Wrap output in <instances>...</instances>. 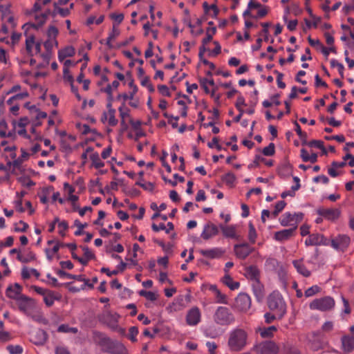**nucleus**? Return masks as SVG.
I'll return each instance as SVG.
<instances>
[{
	"instance_id": "nucleus-40",
	"label": "nucleus",
	"mask_w": 354,
	"mask_h": 354,
	"mask_svg": "<svg viewBox=\"0 0 354 354\" xmlns=\"http://www.w3.org/2000/svg\"><path fill=\"white\" fill-rule=\"evenodd\" d=\"M222 180L228 186H233L236 177L234 174L232 172H228L224 176H222Z\"/></svg>"
},
{
	"instance_id": "nucleus-36",
	"label": "nucleus",
	"mask_w": 354,
	"mask_h": 354,
	"mask_svg": "<svg viewBox=\"0 0 354 354\" xmlns=\"http://www.w3.org/2000/svg\"><path fill=\"white\" fill-rule=\"evenodd\" d=\"M54 11L53 12V15L55 16L57 14H59L63 17H67L70 14V10L68 8H62L58 6V3H54Z\"/></svg>"
},
{
	"instance_id": "nucleus-5",
	"label": "nucleus",
	"mask_w": 354,
	"mask_h": 354,
	"mask_svg": "<svg viewBox=\"0 0 354 354\" xmlns=\"http://www.w3.org/2000/svg\"><path fill=\"white\" fill-rule=\"evenodd\" d=\"M216 32V28L212 27V28H208L206 30V37L203 39L202 40V45L199 48V53L198 57L200 58V60L205 64L209 67L210 69L214 70L216 66L214 64V63L210 62L207 59H205L203 57V55L205 52L207 50V48H205V45H207L209 42H210L212 39L214 35H215Z\"/></svg>"
},
{
	"instance_id": "nucleus-21",
	"label": "nucleus",
	"mask_w": 354,
	"mask_h": 354,
	"mask_svg": "<svg viewBox=\"0 0 354 354\" xmlns=\"http://www.w3.org/2000/svg\"><path fill=\"white\" fill-rule=\"evenodd\" d=\"M282 226H290V227H296L297 223L294 222L293 214L290 212L284 213L279 219Z\"/></svg>"
},
{
	"instance_id": "nucleus-42",
	"label": "nucleus",
	"mask_w": 354,
	"mask_h": 354,
	"mask_svg": "<svg viewBox=\"0 0 354 354\" xmlns=\"http://www.w3.org/2000/svg\"><path fill=\"white\" fill-rule=\"evenodd\" d=\"M115 110L114 109H110L108 111V123L111 127L117 125L118 121L115 116Z\"/></svg>"
},
{
	"instance_id": "nucleus-63",
	"label": "nucleus",
	"mask_w": 354,
	"mask_h": 354,
	"mask_svg": "<svg viewBox=\"0 0 354 354\" xmlns=\"http://www.w3.org/2000/svg\"><path fill=\"white\" fill-rule=\"evenodd\" d=\"M82 250L84 251V256L88 260L93 259L95 257L94 254L90 250L87 246H82Z\"/></svg>"
},
{
	"instance_id": "nucleus-3",
	"label": "nucleus",
	"mask_w": 354,
	"mask_h": 354,
	"mask_svg": "<svg viewBox=\"0 0 354 354\" xmlns=\"http://www.w3.org/2000/svg\"><path fill=\"white\" fill-rule=\"evenodd\" d=\"M214 322L219 326H227L235 322L232 312L225 306H218L213 315Z\"/></svg>"
},
{
	"instance_id": "nucleus-45",
	"label": "nucleus",
	"mask_w": 354,
	"mask_h": 354,
	"mask_svg": "<svg viewBox=\"0 0 354 354\" xmlns=\"http://www.w3.org/2000/svg\"><path fill=\"white\" fill-rule=\"evenodd\" d=\"M257 232L252 223H249L248 239L251 243H254L257 238Z\"/></svg>"
},
{
	"instance_id": "nucleus-39",
	"label": "nucleus",
	"mask_w": 354,
	"mask_h": 354,
	"mask_svg": "<svg viewBox=\"0 0 354 354\" xmlns=\"http://www.w3.org/2000/svg\"><path fill=\"white\" fill-rule=\"evenodd\" d=\"M47 339L46 333L43 330L37 332V340L34 341V344L37 345H43Z\"/></svg>"
},
{
	"instance_id": "nucleus-19",
	"label": "nucleus",
	"mask_w": 354,
	"mask_h": 354,
	"mask_svg": "<svg viewBox=\"0 0 354 354\" xmlns=\"http://www.w3.org/2000/svg\"><path fill=\"white\" fill-rule=\"evenodd\" d=\"M209 290H211L216 299V303L218 304H228V299L226 296V295L222 293L216 287L215 285H212L209 287Z\"/></svg>"
},
{
	"instance_id": "nucleus-50",
	"label": "nucleus",
	"mask_w": 354,
	"mask_h": 354,
	"mask_svg": "<svg viewBox=\"0 0 354 354\" xmlns=\"http://www.w3.org/2000/svg\"><path fill=\"white\" fill-rule=\"evenodd\" d=\"M57 331L59 332V333H77V328L69 327L66 324H62V325H60L58 327Z\"/></svg>"
},
{
	"instance_id": "nucleus-59",
	"label": "nucleus",
	"mask_w": 354,
	"mask_h": 354,
	"mask_svg": "<svg viewBox=\"0 0 354 354\" xmlns=\"http://www.w3.org/2000/svg\"><path fill=\"white\" fill-rule=\"evenodd\" d=\"M118 111L121 119H125L129 116V110L128 108L125 107L124 102L119 107Z\"/></svg>"
},
{
	"instance_id": "nucleus-14",
	"label": "nucleus",
	"mask_w": 354,
	"mask_h": 354,
	"mask_svg": "<svg viewBox=\"0 0 354 354\" xmlns=\"http://www.w3.org/2000/svg\"><path fill=\"white\" fill-rule=\"evenodd\" d=\"M201 314L197 307L191 308L186 316L187 324L189 326H196L201 322Z\"/></svg>"
},
{
	"instance_id": "nucleus-23",
	"label": "nucleus",
	"mask_w": 354,
	"mask_h": 354,
	"mask_svg": "<svg viewBox=\"0 0 354 354\" xmlns=\"http://www.w3.org/2000/svg\"><path fill=\"white\" fill-rule=\"evenodd\" d=\"M342 344L345 352L349 353L354 348V337L348 335L342 337Z\"/></svg>"
},
{
	"instance_id": "nucleus-29",
	"label": "nucleus",
	"mask_w": 354,
	"mask_h": 354,
	"mask_svg": "<svg viewBox=\"0 0 354 354\" xmlns=\"http://www.w3.org/2000/svg\"><path fill=\"white\" fill-rule=\"evenodd\" d=\"M75 55V49L72 46H67L58 52V59L60 62L65 58L73 57Z\"/></svg>"
},
{
	"instance_id": "nucleus-27",
	"label": "nucleus",
	"mask_w": 354,
	"mask_h": 354,
	"mask_svg": "<svg viewBox=\"0 0 354 354\" xmlns=\"http://www.w3.org/2000/svg\"><path fill=\"white\" fill-rule=\"evenodd\" d=\"M49 13L50 11H48L47 12L41 15L36 14L35 15V23L32 24L31 26L35 29H39L46 22Z\"/></svg>"
},
{
	"instance_id": "nucleus-31",
	"label": "nucleus",
	"mask_w": 354,
	"mask_h": 354,
	"mask_svg": "<svg viewBox=\"0 0 354 354\" xmlns=\"http://www.w3.org/2000/svg\"><path fill=\"white\" fill-rule=\"evenodd\" d=\"M223 282L232 290L238 289L240 286V283L237 281H234L232 278L228 274L224 276Z\"/></svg>"
},
{
	"instance_id": "nucleus-37",
	"label": "nucleus",
	"mask_w": 354,
	"mask_h": 354,
	"mask_svg": "<svg viewBox=\"0 0 354 354\" xmlns=\"http://www.w3.org/2000/svg\"><path fill=\"white\" fill-rule=\"evenodd\" d=\"M90 158H91V160L92 161L93 165L96 169H100V168L104 167V164L101 160V159L100 158V156H99V153L97 152L93 153L91 155Z\"/></svg>"
},
{
	"instance_id": "nucleus-35",
	"label": "nucleus",
	"mask_w": 354,
	"mask_h": 354,
	"mask_svg": "<svg viewBox=\"0 0 354 354\" xmlns=\"http://www.w3.org/2000/svg\"><path fill=\"white\" fill-rule=\"evenodd\" d=\"M17 259L21 263H27L35 259V254L32 252H29L26 255L19 253V255L17 256Z\"/></svg>"
},
{
	"instance_id": "nucleus-54",
	"label": "nucleus",
	"mask_w": 354,
	"mask_h": 354,
	"mask_svg": "<svg viewBox=\"0 0 354 354\" xmlns=\"http://www.w3.org/2000/svg\"><path fill=\"white\" fill-rule=\"evenodd\" d=\"M7 350L10 354H21L23 353V348L19 345H8Z\"/></svg>"
},
{
	"instance_id": "nucleus-26",
	"label": "nucleus",
	"mask_w": 354,
	"mask_h": 354,
	"mask_svg": "<svg viewBox=\"0 0 354 354\" xmlns=\"http://www.w3.org/2000/svg\"><path fill=\"white\" fill-rule=\"evenodd\" d=\"M219 228L221 230L223 236L227 238H236V228L234 225L226 226L223 224L219 225Z\"/></svg>"
},
{
	"instance_id": "nucleus-60",
	"label": "nucleus",
	"mask_w": 354,
	"mask_h": 354,
	"mask_svg": "<svg viewBox=\"0 0 354 354\" xmlns=\"http://www.w3.org/2000/svg\"><path fill=\"white\" fill-rule=\"evenodd\" d=\"M7 128V124L5 121H1L0 122V137L1 138H6V137H10L11 136V133H9L8 134L6 133V129Z\"/></svg>"
},
{
	"instance_id": "nucleus-20",
	"label": "nucleus",
	"mask_w": 354,
	"mask_h": 354,
	"mask_svg": "<svg viewBox=\"0 0 354 354\" xmlns=\"http://www.w3.org/2000/svg\"><path fill=\"white\" fill-rule=\"evenodd\" d=\"M252 288L253 294L255 296L257 301H260L264 297V289L263 286L261 284L260 281H256L252 283Z\"/></svg>"
},
{
	"instance_id": "nucleus-32",
	"label": "nucleus",
	"mask_w": 354,
	"mask_h": 354,
	"mask_svg": "<svg viewBox=\"0 0 354 354\" xmlns=\"http://www.w3.org/2000/svg\"><path fill=\"white\" fill-rule=\"evenodd\" d=\"M118 315L117 314H112L109 312L106 313L104 315V319H106V321H109V326L111 327L112 328H115L117 326V322H118Z\"/></svg>"
},
{
	"instance_id": "nucleus-16",
	"label": "nucleus",
	"mask_w": 354,
	"mask_h": 354,
	"mask_svg": "<svg viewBox=\"0 0 354 354\" xmlns=\"http://www.w3.org/2000/svg\"><path fill=\"white\" fill-rule=\"evenodd\" d=\"M296 227L284 229L274 233V239L278 241H285L293 236L295 234Z\"/></svg>"
},
{
	"instance_id": "nucleus-34",
	"label": "nucleus",
	"mask_w": 354,
	"mask_h": 354,
	"mask_svg": "<svg viewBox=\"0 0 354 354\" xmlns=\"http://www.w3.org/2000/svg\"><path fill=\"white\" fill-rule=\"evenodd\" d=\"M120 35V30L115 26H113V28L111 32L109 33V37L106 39V44L109 48H113V45L111 44V41L118 37Z\"/></svg>"
},
{
	"instance_id": "nucleus-12",
	"label": "nucleus",
	"mask_w": 354,
	"mask_h": 354,
	"mask_svg": "<svg viewBox=\"0 0 354 354\" xmlns=\"http://www.w3.org/2000/svg\"><path fill=\"white\" fill-rule=\"evenodd\" d=\"M317 214L329 221L337 219L340 215V211L336 208L319 207L317 210Z\"/></svg>"
},
{
	"instance_id": "nucleus-61",
	"label": "nucleus",
	"mask_w": 354,
	"mask_h": 354,
	"mask_svg": "<svg viewBox=\"0 0 354 354\" xmlns=\"http://www.w3.org/2000/svg\"><path fill=\"white\" fill-rule=\"evenodd\" d=\"M265 322L267 324L272 323L274 319H278V316L275 313H266L264 315Z\"/></svg>"
},
{
	"instance_id": "nucleus-7",
	"label": "nucleus",
	"mask_w": 354,
	"mask_h": 354,
	"mask_svg": "<svg viewBox=\"0 0 354 354\" xmlns=\"http://www.w3.org/2000/svg\"><path fill=\"white\" fill-rule=\"evenodd\" d=\"M350 237L346 234H338L330 239V245L337 251L344 252L350 245Z\"/></svg>"
},
{
	"instance_id": "nucleus-33",
	"label": "nucleus",
	"mask_w": 354,
	"mask_h": 354,
	"mask_svg": "<svg viewBox=\"0 0 354 354\" xmlns=\"http://www.w3.org/2000/svg\"><path fill=\"white\" fill-rule=\"evenodd\" d=\"M275 331H277V328L274 326L259 329L260 335L263 338L271 337Z\"/></svg>"
},
{
	"instance_id": "nucleus-13",
	"label": "nucleus",
	"mask_w": 354,
	"mask_h": 354,
	"mask_svg": "<svg viewBox=\"0 0 354 354\" xmlns=\"http://www.w3.org/2000/svg\"><path fill=\"white\" fill-rule=\"evenodd\" d=\"M234 250L238 258L245 259L253 252L254 249L248 243H242L235 245Z\"/></svg>"
},
{
	"instance_id": "nucleus-38",
	"label": "nucleus",
	"mask_w": 354,
	"mask_h": 354,
	"mask_svg": "<svg viewBox=\"0 0 354 354\" xmlns=\"http://www.w3.org/2000/svg\"><path fill=\"white\" fill-rule=\"evenodd\" d=\"M59 248H60V245L59 244V242H57L56 244L51 249L46 248L45 253L46 255V258L49 261H52L54 255L58 252Z\"/></svg>"
},
{
	"instance_id": "nucleus-1",
	"label": "nucleus",
	"mask_w": 354,
	"mask_h": 354,
	"mask_svg": "<svg viewBox=\"0 0 354 354\" xmlns=\"http://www.w3.org/2000/svg\"><path fill=\"white\" fill-rule=\"evenodd\" d=\"M248 334L243 328H235L229 333L227 346L231 351L239 352L248 344Z\"/></svg>"
},
{
	"instance_id": "nucleus-49",
	"label": "nucleus",
	"mask_w": 354,
	"mask_h": 354,
	"mask_svg": "<svg viewBox=\"0 0 354 354\" xmlns=\"http://www.w3.org/2000/svg\"><path fill=\"white\" fill-rule=\"evenodd\" d=\"M286 203L283 201H278L274 207V210L272 212V214L274 217L277 216L278 214L284 209Z\"/></svg>"
},
{
	"instance_id": "nucleus-41",
	"label": "nucleus",
	"mask_w": 354,
	"mask_h": 354,
	"mask_svg": "<svg viewBox=\"0 0 354 354\" xmlns=\"http://www.w3.org/2000/svg\"><path fill=\"white\" fill-rule=\"evenodd\" d=\"M57 275H59L61 278H67L71 279H77L78 281H82V277L80 275H74L69 273L66 272L64 270H59L57 272Z\"/></svg>"
},
{
	"instance_id": "nucleus-25",
	"label": "nucleus",
	"mask_w": 354,
	"mask_h": 354,
	"mask_svg": "<svg viewBox=\"0 0 354 354\" xmlns=\"http://www.w3.org/2000/svg\"><path fill=\"white\" fill-rule=\"evenodd\" d=\"M35 46V38L32 35H30L26 36V50L27 52L28 55L33 56L34 55V48Z\"/></svg>"
},
{
	"instance_id": "nucleus-22",
	"label": "nucleus",
	"mask_w": 354,
	"mask_h": 354,
	"mask_svg": "<svg viewBox=\"0 0 354 354\" xmlns=\"http://www.w3.org/2000/svg\"><path fill=\"white\" fill-rule=\"evenodd\" d=\"M200 252L203 256L211 259L220 257L223 254V251L217 248L210 250H201Z\"/></svg>"
},
{
	"instance_id": "nucleus-8",
	"label": "nucleus",
	"mask_w": 354,
	"mask_h": 354,
	"mask_svg": "<svg viewBox=\"0 0 354 354\" xmlns=\"http://www.w3.org/2000/svg\"><path fill=\"white\" fill-rule=\"evenodd\" d=\"M251 306V298L246 293H239L236 297L234 307L239 311L247 312Z\"/></svg>"
},
{
	"instance_id": "nucleus-48",
	"label": "nucleus",
	"mask_w": 354,
	"mask_h": 354,
	"mask_svg": "<svg viewBox=\"0 0 354 354\" xmlns=\"http://www.w3.org/2000/svg\"><path fill=\"white\" fill-rule=\"evenodd\" d=\"M58 32H59L58 29L55 26H49V28L47 30L48 39H53V40H57L56 37L58 35Z\"/></svg>"
},
{
	"instance_id": "nucleus-10",
	"label": "nucleus",
	"mask_w": 354,
	"mask_h": 354,
	"mask_svg": "<svg viewBox=\"0 0 354 354\" xmlns=\"http://www.w3.org/2000/svg\"><path fill=\"white\" fill-rule=\"evenodd\" d=\"M259 354H277L279 348L277 345L271 341H266L260 343L256 347Z\"/></svg>"
},
{
	"instance_id": "nucleus-11",
	"label": "nucleus",
	"mask_w": 354,
	"mask_h": 354,
	"mask_svg": "<svg viewBox=\"0 0 354 354\" xmlns=\"http://www.w3.org/2000/svg\"><path fill=\"white\" fill-rule=\"evenodd\" d=\"M305 245H329L330 239L320 234H312L305 241Z\"/></svg>"
},
{
	"instance_id": "nucleus-52",
	"label": "nucleus",
	"mask_w": 354,
	"mask_h": 354,
	"mask_svg": "<svg viewBox=\"0 0 354 354\" xmlns=\"http://www.w3.org/2000/svg\"><path fill=\"white\" fill-rule=\"evenodd\" d=\"M138 334V328L136 326H131L129 329L128 338L133 342L137 341L136 336Z\"/></svg>"
},
{
	"instance_id": "nucleus-46",
	"label": "nucleus",
	"mask_w": 354,
	"mask_h": 354,
	"mask_svg": "<svg viewBox=\"0 0 354 354\" xmlns=\"http://www.w3.org/2000/svg\"><path fill=\"white\" fill-rule=\"evenodd\" d=\"M330 66L333 68L336 67L337 68L338 72L341 76L342 78L344 77V66L342 64L339 63L336 59H331L330 60Z\"/></svg>"
},
{
	"instance_id": "nucleus-24",
	"label": "nucleus",
	"mask_w": 354,
	"mask_h": 354,
	"mask_svg": "<svg viewBox=\"0 0 354 354\" xmlns=\"http://www.w3.org/2000/svg\"><path fill=\"white\" fill-rule=\"evenodd\" d=\"M292 264L297 271L304 277H308L310 275V272L304 266L302 260H294Z\"/></svg>"
},
{
	"instance_id": "nucleus-43",
	"label": "nucleus",
	"mask_w": 354,
	"mask_h": 354,
	"mask_svg": "<svg viewBox=\"0 0 354 354\" xmlns=\"http://www.w3.org/2000/svg\"><path fill=\"white\" fill-rule=\"evenodd\" d=\"M139 295L140 296L145 297L147 300H149L151 301H154L157 299V295H156V293L151 291L141 290L139 292Z\"/></svg>"
},
{
	"instance_id": "nucleus-62",
	"label": "nucleus",
	"mask_w": 354,
	"mask_h": 354,
	"mask_svg": "<svg viewBox=\"0 0 354 354\" xmlns=\"http://www.w3.org/2000/svg\"><path fill=\"white\" fill-rule=\"evenodd\" d=\"M205 335L211 338H215L219 335V333L212 328L209 327L205 330Z\"/></svg>"
},
{
	"instance_id": "nucleus-53",
	"label": "nucleus",
	"mask_w": 354,
	"mask_h": 354,
	"mask_svg": "<svg viewBox=\"0 0 354 354\" xmlns=\"http://www.w3.org/2000/svg\"><path fill=\"white\" fill-rule=\"evenodd\" d=\"M75 225L77 227V230L75 232V236H80L82 235L84 232L83 229L87 227V223H82L79 220H75L74 223Z\"/></svg>"
},
{
	"instance_id": "nucleus-28",
	"label": "nucleus",
	"mask_w": 354,
	"mask_h": 354,
	"mask_svg": "<svg viewBox=\"0 0 354 354\" xmlns=\"http://www.w3.org/2000/svg\"><path fill=\"white\" fill-rule=\"evenodd\" d=\"M28 316L30 317L33 321L37 323L44 324H46L48 323V320L44 317L41 312L38 310H35V308L31 311Z\"/></svg>"
},
{
	"instance_id": "nucleus-51",
	"label": "nucleus",
	"mask_w": 354,
	"mask_h": 354,
	"mask_svg": "<svg viewBox=\"0 0 354 354\" xmlns=\"http://www.w3.org/2000/svg\"><path fill=\"white\" fill-rule=\"evenodd\" d=\"M262 153L264 156H271L275 153V147L274 144L271 142L268 146L263 148Z\"/></svg>"
},
{
	"instance_id": "nucleus-17",
	"label": "nucleus",
	"mask_w": 354,
	"mask_h": 354,
	"mask_svg": "<svg viewBox=\"0 0 354 354\" xmlns=\"http://www.w3.org/2000/svg\"><path fill=\"white\" fill-rule=\"evenodd\" d=\"M21 292V286L19 283H15L14 286H10L6 290V296L10 299L19 300Z\"/></svg>"
},
{
	"instance_id": "nucleus-47",
	"label": "nucleus",
	"mask_w": 354,
	"mask_h": 354,
	"mask_svg": "<svg viewBox=\"0 0 354 354\" xmlns=\"http://www.w3.org/2000/svg\"><path fill=\"white\" fill-rule=\"evenodd\" d=\"M269 261L273 266L276 264L279 266L278 274L281 278L284 277L286 276V270L285 268L282 265H280L279 263L276 259H271L269 260Z\"/></svg>"
},
{
	"instance_id": "nucleus-58",
	"label": "nucleus",
	"mask_w": 354,
	"mask_h": 354,
	"mask_svg": "<svg viewBox=\"0 0 354 354\" xmlns=\"http://www.w3.org/2000/svg\"><path fill=\"white\" fill-rule=\"evenodd\" d=\"M320 290V288L317 286H313L305 291L306 297H312Z\"/></svg>"
},
{
	"instance_id": "nucleus-2",
	"label": "nucleus",
	"mask_w": 354,
	"mask_h": 354,
	"mask_svg": "<svg viewBox=\"0 0 354 354\" xmlns=\"http://www.w3.org/2000/svg\"><path fill=\"white\" fill-rule=\"evenodd\" d=\"M269 309L281 319L286 313V304L282 295L279 291H273L268 297Z\"/></svg>"
},
{
	"instance_id": "nucleus-44",
	"label": "nucleus",
	"mask_w": 354,
	"mask_h": 354,
	"mask_svg": "<svg viewBox=\"0 0 354 354\" xmlns=\"http://www.w3.org/2000/svg\"><path fill=\"white\" fill-rule=\"evenodd\" d=\"M261 25L263 27L261 32L259 33V35H263V40L265 41H268L269 40V30L268 28L270 26L271 24L268 22L261 23Z\"/></svg>"
},
{
	"instance_id": "nucleus-6",
	"label": "nucleus",
	"mask_w": 354,
	"mask_h": 354,
	"mask_svg": "<svg viewBox=\"0 0 354 354\" xmlns=\"http://www.w3.org/2000/svg\"><path fill=\"white\" fill-rule=\"evenodd\" d=\"M334 306L335 300L331 297H324L313 300L310 304V308L311 310L326 311L332 309Z\"/></svg>"
},
{
	"instance_id": "nucleus-18",
	"label": "nucleus",
	"mask_w": 354,
	"mask_h": 354,
	"mask_svg": "<svg viewBox=\"0 0 354 354\" xmlns=\"http://www.w3.org/2000/svg\"><path fill=\"white\" fill-rule=\"evenodd\" d=\"M245 275L248 279L252 281V283L255 282L256 281H259L260 271L257 266H250L245 268Z\"/></svg>"
},
{
	"instance_id": "nucleus-4",
	"label": "nucleus",
	"mask_w": 354,
	"mask_h": 354,
	"mask_svg": "<svg viewBox=\"0 0 354 354\" xmlns=\"http://www.w3.org/2000/svg\"><path fill=\"white\" fill-rule=\"evenodd\" d=\"M100 344L104 348V351L110 354H127V351L122 344L113 341L109 337L102 335Z\"/></svg>"
},
{
	"instance_id": "nucleus-57",
	"label": "nucleus",
	"mask_w": 354,
	"mask_h": 354,
	"mask_svg": "<svg viewBox=\"0 0 354 354\" xmlns=\"http://www.w3.org/2000/svg\"><path fill=\"white\" fill-rule=\"evenodd\" d=\"M58 228H59V234L62 236H64L66 235L65 231L68 230V223L66 221H62L58 223Z\"/></svg>"
},
{
	"instance_id": "nucleus-56",
	"label": "nucleus",
	"mask_w": 354,
	"mask_h": 354,
	"mask_svg": "<svg viewBox=\"0 0 354 354\" xmlns=\"http://www.w3.org/2000/svg\"><path fill=\"white\" fill-rule=\"evenodd\" d=\"M58 43L57 40H53L47 39L44 42V46L48 53H50L54 46H57Z\"/></svg>"
},
{
	"instance_id": "nucleus-15",
	"label": "nucleus",
	"mask_w": 354,
	"mask_h": 354,
	"mask_svg": "<svg viewBox=\"0 0 354 354\" xmlns=\"http://www.w3.org/2000/svg\"><path fill=\"white\" fill-rule=\"evenodd\" d=\"M218 232L219 226L217 227L214 223H208L204 226L203 230L201 233V237L205 240H208L212 236L217 235Z\"/></svg>"
},
{
	"instance_id": "nucleus-55",
	"label": "nucleus",
	"mask_w": 354,
	"mask_h": 354,
	"mask_svg": "<svg viewBox=\"0 0 354 354\" xmlns=\"http://www.w3.org/2000/svg\"><path fill=\"white\" fill-rule=\"evenodd\" d=\"M268 12V7L266 6H262L259 9H257V14L254 16V19H260L264 17Z\"/></svg>"
},
{
	"instance_id": "nucleus-64",
	"label": "nucleus",
	"mask_w": 354,
	"mask_h": 354,
	"mask_svg": "<svg viewBox=\"0 0 354 354\" xmlns=\"http://www.w3.org/2000/svg\"><path fill=\"white\" fill-rule=\"evenodd\" d=\"M12 339L10 333L6 331H0V341L2 342H6Z\"/></svg>"
},
{
	"instance_id": "nucleus-9",
	"label": "nucleus",
	"mask_w": 354,
	"mask_h": 354,
	"mask_svg": "<svg viewBox=\"0 0 354 354\" xmlns=\"http://www.w3.org/2000/svg\"><path fill=\"white\" fill-rule=\"evenodd\" d=\"M18 307L20 311L27 316L35 308L34 301L26 295H21L19 300L17 301Z\"/></svg>"
},
{
	"instance_id": "nucleus-30",
	"label": "nucleus",
	"mask_w": 354,
	"mask_h": 354,
	"mask_svg": "<svg viewBox=\"0 0 354 354\" xmlns=\"http://www.w3.org/2000/svg\"><path fill=\"white\" fill-rule=\"evenodd\" d=\"M59 299V297H57L55 293L51 290H48L44 296V301L48 307L52 306L55 301Z\"/></svg>"
}]
</instances>
